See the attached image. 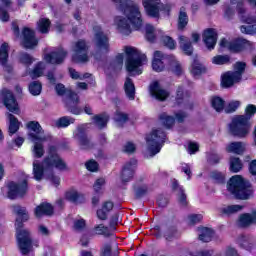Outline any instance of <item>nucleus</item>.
<instances>
[{
    "label": "nucleus",
    "mask_w": 256,
    "mask_h": 256,
    "mask_svg": "<svg viewBox=\"0 0 256 256\" xmlns=\"http://www.w3.org/2000/svg\"><path fill=\"white\" fill-rule=\"evenodd\" d=\"M112 1L119 6L120 11H122L126 17L116 16L114 19V24L118 28V31L122 33V35H130L131 25L136 31H139V29L143 27V19H141V11L139 10V5L133 3L131 0Z\"/></svg>",
    "instance_id": "obj_1"
},
{
    "label": "nucleus",
    "mask_w": 256,
    "mask_h": 256,
    "mask_svg": "<svg viewBox=\"0 0 256 256\" xmlns=\"http://www.w3.org/2000/svg\"><path fill=\"white\" fill-rule=\"evenodd\" d=\"M57 169L58 171H67V162L57 153V147L49 146L48 155L42 162L34 160L33 162V175L36 181H41L43 175L49 171Z\"/></svg>",
    "instance_id": "obj_2"
},
{
    "label": "nucleus",
    "mask_w": 256,
    "mask_h": 256,
    "mask_svg": "<svg viewBox=\"0 0 256 256\" xmlns=\"http://www.w3.org/2000/svg\"><path fill=\"white\" fill-rule=\"evenodd\" d=\"M13 213L18 215L16 218V237L18 243V249L22 255H29L33 251V240L31 239V232L27 229H23V223L29 221V213L27 208L22 206H12Z\"/></svg>",
    "instance_id": "obj_3"
},
{
    "label": "nucleus",
    "mask_w": 256,
    "mask_h": 256,
    "mask_svg": "<svg viewBox=\"0 0 256 256\" xmlns=\"http://www.w3.org/2000/svg\"><path fill=\"white\" fill-rule=\"evenodd\" d=\"M246 115L236 116L232 119L230 124V132L235 137H245L249 134V129H251V124L249 120L256 113V106L250 104L245 109Z\"/></svg>",
    "instance_id": "obj_4"
},
{
    "label": "nucleus",
    "mask_w": 256,
    "mask_h": 256,
    "mask_svg": "<svg viewBox=\"0 0 256 256\" xmlns=\"http://www.w3.org/2000/svg\"><path fill=\"white\" fill-rule=\"evenodd\" d=\"M227 191L234 195L236 199H249L253 195L251 183L241 175L232 176L227 182Z\"/></svg>",
    "instance_id": "obj_5"
},
{
    "label": "nucleus",
    "mask_w": 256,
    "mask_h": 256,
    "mask_svg": "<svg viewBox=\"0 0 256 256\" xmlns=\"http://www.w3.org/2000/svg\"><path fill=\"white\" fill-rule=\"evenodd\" d=\"M126 71L130 73L132 77L135 75H141L143 73V65L147 63V56L145 54H141L137 49L133 47H126Z\"/></svg>",
    "instance_id": "obj_6"
},
{
    "label": "nucleus",
    "mask_w": 256,
    "mask_h": 256,
    "mask_svg": "<svg viewBox=\"0 0 256 256\" xmlns=\"http://www.w3.org/2000/svg\"><path fill=\"white\" fill-rule=\"evenodd\" d=\"M165 137L166 135L163 129L161 128L152 130V132L146 136V143H147L146 158L147 159L151 157H155V155H157V153L161 151V148L165 143Z\"/></svg>",
    "instance_id": "obj_7"
},
{
    "label": "nucleus",
    "mask_w": 256,
    "mask_h": 256,
    "mask_svg": "<svg viewBox=\"0 0 256 256\" xmlns=\"http://www.w3.org/2000/svg\"><path fill=\"white\" fill-rule=\"evenodd\" d=\"M55 90L57 95L60 97L67 95L65 105L70 113H73V115H81L82 110L81 108L77 107V105H79V95H77V93L65 88V85L63 84H57Z\"/></svg>",
    "instance_id": "obj_8"
},
{
    "label": "nucleus",
    "mask_w": 256,
    "mask_h": 256,
    "mask_svg": "<svg viewBox=\"0 0 256 256\" xmlns=\"http://www.w3.org/2000/svg\"><path fill=\"white\" fill-rule=\"evenodd\" d=\"M93 31V44L96 51L95 57H97V55H107L110 49L109 37L107 36V34H105V32H103L101 26H94Z\"/></svg>",
    "instance_id": "obj_9"
},
{
    "label": "nucleus",
    "mask_w": 256,
    "mask_h": 256,
    "mask_svg": "<svg viewBox=\"0 0 256 256\" xmlns=\"http://www.w3.org/2000/svg\"><path fill=\"white\" fill-rule=\"evenodd\" d=\"M237 11L242 23H247L248 25H242L240 27L241 33H245L246 35H255L256 33V20L255 16L249 15L247 13V9L243 5H238Z\"/></svg>",
    "instance_id": "obj_10"
},
{
    "label": "nucleus",
    "mask_w": 256,
    "mask_h": 256,
    "mask_svg": "<svg viewBox=\"0 0 256 256\" xmlns=\"http://www.w3.org/2000/svg\"><path fill=\"white\" fill-rule=\"evenodd\" d=\"M72 61L87 63L89 61V45L85 40H78L72 46Z\"/></svg>",
    "instance_id": "obj_11"
},
{
    "label": "nucleus",
    "mask_w": 256,
    "mask_h": 256,
    "mask_svg": "<svg viewBox=\"0 0 256 256\" xmlns=\"http://www.w3.org/2000/svg\"><path fill=\"white\" fill-rule=\"evenodd\" d=\"M220 47H227V49L232 51V53H239L245 50L252 51V49H254V44L253 42L243 38H239L238 40L230 43L227 41V39L223 38L220 41Z\"/></svg>",
    "instance_id": "obj_12"
},
{
    "label": "nucleus",
    "mask_w": 256,
    "mask_h": 256,
    "mask_svg": "<svg viewBox=\"0 0 256 256\" xmlns=\"http://www.w3.org/2000/svg\"><path fill=\"white\" fill-rule=\"evenodd\" d=\"M142 5L144 7L145 13L148 17L153 19H159L161 11L167 9L169 11V6L163 5L161 0H142Z\"/></svg>",
    "instance_id": "obj_13"
},
{
    "label": "nucleus",
    "mask_w": 256,
    "mask_h": 256,
    "mask_svg": "<svg viewBox=\"0 0 256 256\" xmlns=\"http://www.w3.org/2000/svg\"><path fill=\"white\" fill-rule=\"evenodd\" d=\"M26 127L29 130L28 139L32 143H35V141L45 142L49 139L48 136L43 135L44 131L39 122L30 121L27 123Z\"/></svg>",
    "instance_id": "obj_14"
},
{
    "label": "nucleus",
    "mask_w": 256,
    "mask_h": 256,
    "mask_svg": "<svg viewBox=\"0 0 256 256\" xmlns=\"http://www.w3.org/2000/svg\"><path fill=\"white\" fill-rule=\"evenodd\" d=\"M67 55L69 52L65 50L63 47H58L54 49L52 52L44 55V61L46 63H50V65H62L67 59Z\"/></svg>",
    "instance_id": "obj_15"
},
{
    "label": "nucleus",
    "mask_w": 256,
    "mask_h": 256,
    "mask_svg": "<svg viewBox=\"0 0 256 256\" xmlns=\"http://www.w3.org/2000/svg\"><path fill=\"white\" fill-rule=\"evenodd\" d=\"M0 101L4 103L5 107L8 111H11V113H17L19 111V105L12 91L6 88L2 89L0 92Z\"/></svg>",
    "instance_id": "obj_16"
},
{
    "label": "nucleus",
    "mask_w": 256,
    "mask_h": 256,
    "mask_svg": "<svg viewBox=\"0 0 256 256\" xmlns=\"http://www.w3.org/2000/svg\"><path fill=\"white\" fill-rule=\"evenodd\" d=\"M74 139L77 141L82 151H89V149H93V144L85 133V125L77 127L76 131L74 132Z\"/></svg>",
    "instance_id": "obj_17"
},
{
    "label": "nucleus",
    "mask_w": 256,
    "mask_h": 256,
    "mask_svg": "<svg viewBox=\"0 0 256 256\" xmlns=\"http://www.w3.org/2000/svg\"><path fill=\"white\" fill-rule=\"evenodd\" d=\"M27 193V180L22 183L17 184L15 182H10L8 184V198L17 199V197H23Z\"/></svg>",
    "instance_id": "obj_18"
},
{
    "label": "nucleus",
    "mask_w": 256,
    "mask_h": 256,
    "mask_svg": "<svg viewBox=\"0 0 256 256\" xmlns=\"http://www.w3.org/2000/svg\"><path fill=\"white\" fill-rule=\"evenodd\" d=\"M22 45L25 49H35L39 45V40L35 38V31L24 28L22 31Z\"/></svg>",
    "instance_id": "obj_19"
},
{
    "label": "nucleus",
    "mask_w": 256,
    "mask_h": 256,
    "mask_svg": "<svg viewBox=\"0 0 256 256\" xmlns=\"http://www.w3.org/2000/svg\"><path fill=\"white\" fill-rule=\"evenodd\" d=\"M137 169V160L131 159L126 162L122 168L121 179L124 183H129L133 179V175H135V170Z\"/></svg>",
    "instance_id": "obj_20"
},
{
    "label": "nucleus",
    "mask_w": 256,
    "mask_h": 256,
    "mask_svg": "<svg viewBox=\"0 0 256 256\" xmlns=\"http://www.w3.org/2000/svg\"><path fill=\"white\" fill-rule=\"evenodd\" d=\"M150 95L158 101H165L169 97V92L163 89L159 82L155 81L150 85Z\"/></svg>",
    "instance_id": "obj_21"
},
{
    "label": "nucleus",
    "mask_w": 256,
    "mask_h": 256,
    "mask_svg": "<svg viewBox=\"0 0 256 256\" xmlns=\"http://www.w3.org/2000/svg\"><path fill=\"white\" fill-rule=\"evenodd\" d=\"M239 81H241L240 73L226 72L222 75L221 85L225 89H228V87H233V85H235V83H239Z\"/></svg>",
    "instance_id": "obj_22"
},
{
    "label": "nucleus",
    "mask_w": 256,
    "mask_h": 256,
    "mask_svg": "<svg viewBox=\"0 0 256 256\" xmlns=\"http://www.w3.org/2000/svg\"><path fill=\"white\" fill-rule=\"evenodd\" d=\"M203 41L207 49H215V45H217V31L213 28L205 30L203 34Z\"/></svg>",
    "instance_id": "obj_23"
},
{
    "label": "nucleus",
    "mask_w": 256,
    "mask_h": 256,
    "mask_svg": "<svg viewBox=\"0 0 256 256\" xmlns=\"http://www.w3.org/2000/svg\"><path fill=\"white\" fill-rule=\"evenodd\" d=\"M7 59H9V45L4 43L0 47V64L3 65L6 73H13V66L7 64Z\"/></svg>",
    "instance_id": "obj_24"
},
{
    "label": "nucleus",
    "mask_w": 256,
    "mask_h": 256,
    "mask_svg": "<svg viewBox=\"0 0 256 256\" xmlns=\"http://www.w3.org/2000/svg\"><path fill=\"white\" fill-rule=\"evenodd\" d=\"M250 225H256V212L245 213L240 215L238 220L239 227H250Z\"/></svg>",
    "instance_id": "obj_25"
},
{
    "label": "nucleus",
    "mask_w": 256,
    "mask_h": 256,
    "mask_svg": "<svg viewBox=\"0 0 256 256\" xmlns=\"http://www.w3.org/2000/svg\"><path fill=\"white\" fill-rule=\"evenodd\" d=\"M163 52L155 51L154 58L152 61V69L157 73H161L165 69V64H163Z\"/></svg>",
    "instance_id": "obj_26"
},
{
    "label": "nucleus",
    "mask_w": 256,
    "mask_h": 256,
    "mask_svg": "<svg viewBox=\"0 0 256 256\" xmlns=\"http://www.w3.org/2000/svg\"><path fill=\"white\" fill-rule=\"evenodd\" d=\"M172 189L176 193L180 205L185 207L187 205V195L185 194V190H183V187L179 186L177 180L173 181Z\"/></svg>",
    "instance_id": "obj_27"
},
{
    "label": "nucleus",
    "mask_w": 256,
    "mask_h": 256,
    "mask_svg": "<svg viewBox=\"0 0 256 256\" xmlns=\"http://www.w3.org/2000/svg\"><path fill=\"white\" fill-rule=\"evenodd\" d=\"M43 215H53V206L49 203H42L35 208V217L40 219Z\"/></svg>",
    "instance_id": "obj_28"
},
{
    "label": "nucleus",
    "mask_w": 256,
    "mask_h": 256,
    "mask_svg": "<svg viewBox=\"0 0 256 256\" xmlns=\"http://www.w3.org/2000/svg\"><path fill=\"white\" fill-rule=\"evenodd\" d=\"M215 232L211 228L203 227L198 229L199 240L203 243H209L213 239Z\"/></svg>",
    "instance_id": "obj_29"
},
{
    "label": "nucleus",
    "mask_w": 256,
    "mask_h": 256,
    "mask_svg": "<svg viewBox=\"0 0 256 256\" xmlns=\"http://www.w3.org/2000/svg\"><path fill=\"white\" fill-rule=\"evenodd\" d=\"M179 45L185 55H193V45H191V40L188 37L180 36Z\"/></svg>",
    "instance_id": "obj_30"
},
{
    "label": "nucleus",
    "mask_w": 256,
    "mask_h": 256,
    "mask_svg": "<svg viewBox=\"0 0 256 256\" xmlns=\"http://www.w3.org/2000/svg\"><path fill=\"white\" fill-rule=\"evenodd\" d=\"M227 153L241 155L245 152V144L243 142H232L226 147Z\"/></svg>",
    "instance_id": "obj_31"
},
{
    "label": "nucleus",
    "mask_w": 256,
    "mask_h": 256,
    "mask_svg": "<svg viewBox=\"0 0 256 256\" xmlns=\"http://www.w3.org/2000/svg\"><path fill=\"white\" fill-rule=\"evenodd\" d=\"M189 23V16L187 15V10L185 7H181L178 14V29L179 31H183L185 27H187Z\"/></svg>",
    "instance_id": "obj_32"
},
{
    "label": "nucleus",
    "mask_w": 256,
    "mask_h": 256,
    "mask_svg": "<svg viewBox=\"0 0 256 256\" xmlns=\"http://www.w3.org/2000/svg\"><path fill=\"white\" fill-rule=\"evenodd\" d=\"M124 91L130 101H133L135 99V84L133 83V80L129 77H127L125 80Z\"/></svg>",
    "instance_id": "obj_33"
},
{
    "label": "nucleus",
    "mask_w": 256,
    "mask_h": 256,
    "mask_svg": "<svg viewBox=\"0 0 256 256\" xmlns=\"http://www.w3.org/2000/svg\"><path fill=\"white\" fill-rule=\"evenodd\" d=\"M7 115L9 119L8 133L9 135H15L19 131V120L13 114L8 113Z\"/></svg>",
    "instance_id": "obj_34"
},
{
    "label": "nucleus",
    "mask_w": 256,
    "mask_h": 256,
    "mask_svg": "<svg viewBox=\"0 0 256 256\" xmlns=\"http://www.w3.org/2000/svg\"><path fill=\"white\" fill-rule=\"evenodd\" d=\"M207 69L205 66H203L201 63H199V60L194 59L192 66H191V73L193 77H199V75H203Z\"/></svg>",
    "instance_id": "obj_35"
},
{
    "label": "nucleus",
    "mask_w": 256,
    "mask_h": 256,
    "mask_svg": "<svg viewBox=\"0 0 256 256\" xmlns=\"http://www.w3.org/2000/svg\"><path fill=\"white\" fill-rule=\"evenodd\" d=\"M94 125L98 127V129H104L107 127V123L109 122V116L106 114L95 115L93 118Z\"/></svg>",
    "instance_id": "obj_36"
},
{
    "label": "nucleus",
    "mask_w": 256,
    "mask_h": 256,
    "mask_svg": "<svg viewBox=\"0 0 256 256\" xmlns=\"http://www.w3.org/2000/svg\"><path fill=\"white\" fill-rule=\"evenodd\" d=\"M44 142L35 141L34 146L32 148L33 157L36 159H41L43 155H45V147L43 146Z\"/></svg>",
    "instance_id": "obj_37"
},
{
    "label": "nucleus",
    "mask_w": 256,
    "mask_h": 256,
    "mask_svg": "<svg viewBox=\"0 0 256 256\" xmlns=\"http://www.w3.org/2000/svg\"><path fill=\"white\" fill-rule=\"evenodd\" d=\"M159 119L162 123V125H164V127H166V129H171V127H173L175 125V118L173 116H169V114L163 112L159 115Z\"/></svg>",
    "instance_id": "obj_38"
},
{
    "label": "nucleus",
    "mask_w": 256,
    "mask_h": 256,
    "mask_svg": "<svg viewBox=\"0 0 256 256\" xmlns=\"http://www.w3.org/2000/svg\"><path fill=\"white\" fill-rule=\"evenodd\" d=\"M243 169V162L238 157L230 158V171L232 173H239Z\"/></svg>",
    "instance_id": "obj_39"
},
{
    "label": "nucleus",
    "mask_w": 256,
    "mask_h": 256,
    "mask_svg": "<svg viewBox=\"0 0 256 256\" xmlns=\"http://www.w3.org/2000/svg\"><path fill=\"white\" fill-rule=\"evenodd\" d=\"M45 71V63L39 62L34 69L29 73L31 79H37V77H41L43 72Z\"/></svg>",
    "instance_id": "obj_40"
},
{
    "label": "nucleus",
    "mask_w": 256,
    "mask_h": 256,
    "mask_svg": "<svg viewBox=\"0 0 256 256\" xmlns=\"http://www.w3.org/2000/svg\"><path fill=\"white\" fill-rule=\"evenodd\" d=\"M75 123V119L69 116H63L56 121V127L58 129L69 127V125Z\"/></svg>",
    "instance_id": "obj_41"
},
{
    "label": "nucleus",
    "mask_w": 256,
    "mask_h": 256,
    "mask_svg": "<svg viewBox=\"0 0 256 256\" xmlns=\"http://www.w3.org/2000/svg\"><path fill=\"white\" fill-rule=\"evenodd\" d=\"M94 231L96 233V235H104V237H111V235H113V233H111V228L100 224V225H96L94 227Z\"/></svg>",
    "instance_id": "obj_42"
},
{
    "label": "nucleus",
    "mask_w": 256,
    "mask_h": 256,
    "mask_svg": "<svg viewBox=\"0 0 256 256\" xmlns=\"http://www.w3.org/2000/svg\"><path fill=\"white\" fill-rule=\"evenodd\" d=\"M158 33H160V39L163 43V45H165V47H167L168 49H175L176 44H175V40H173V38H171L170 36L167 35H163V32L158 31Z\"/></svg>",
    "instance_id": "obj_43"
},
{
    "label": "nucleus",
    "mask_w": 256,
    "mask_h": 256,
    "mask_svg": "<svg viewBox=\"0 0 256 256\" xmlns=\"http://www.w3.org/2000/svg\"><path fill=\"white\" fill-rule=\"evenodd\" d=\"M128 120H129V116L126 113H123L121 111H116L114 115V121H116V124L118 127H122V125L127 123Z\"/></svg>",
    "instance_id": "obj_44"
},
{
    "label": "nucleus",
    "mask_w": 256,
    "mask_h": 256,
    "mask_svg": "<svg viewBox=\"0 0 256 256\" xmlns=\"http://www.w3.org/2000/svg\"><path fill=\"white\" fill-rule=\"evenodd\" d=\"M222 213L225 215H233L235 213H239V211H243V206L241 205H229L222 208Z\"/></svg>",
    "instance_id": "obj_45"
},
{
    "label": "nucleus",
    "mask_w": 256,
    "mask_h": 256,
    "mask_svg": "<svg viewBox=\"0 0 256 256\" xmlns=\"http://www.w3.org/2000/svg\"><path fill=\"white\" fill-rule=\"evenodd\" d=\"M212 107L217 111L218 113H221L223 109H225V101L221 99L220 97H214L212 98Z\"/></svg>",
    "instance_id": "obj_46"
},
{
    "label": "nucleus",
    "mask_w": 256,
    "mask_h": 256,
    "mask_svg": "<svg viewBox=\"0 0 256 256\" xmlns=\"http://www.w3.org/2000/svg\"><path fill=\"white\" fill-rule=\"evenodd\" d=\"M42 89H43V86L39 81H34L29 85V92L31 93V95H34V96L41 95Z\"/></svg>",
    "instance_id": "obj_47"
},
{
    "label": "nucleus",
    "mask_w": 256,
    "mask_h": 256,
    "mask_svg": "<svg viewBox=\"0 0 256 256\" xmlns=\"http://www.w3.org/2000/svg\"><path fill=\"white\" fill-rule=\"evenodd\" d=\"M49 27H51V21L47 18H42L38 22V29L40 33H49Z\"/></svg>",
    "instance_id": "obj_48"
},
{
    "label": "nucleus",
    "mask_w": 256,
    "mask_h": 256,
    "mask_svg": "<svg viewBox=\"0 0 256 256\" xmlns=\"http://www.w3.org/2000/svg\"><path fill=\"white\" fill-rule=\"evenodd\" d=\"M229 61L230 58L228 55H217L212 58V63H214V65H227Z\"/></svg>",
    "instance_id": "obj_49"
},
{
    "label": "nucleus",
    "mask_w": 256,
    "mask_h": 256,
    "mask_svg": "<svg viewBox=\"0 0 256 256\" xmlns=\"http://www.w3.org/2000/svg\"><path fill=\"white\" fill-rule=\"evenodd\" d=\"M170 69L174 75H183V66L177 60H173L171 62Z\"/></svg>",
    "instance_id": "obj_50"
},
{
    "label": "nucleus",
    "mask_w": 256,
    "mask_h": 256,
    "mask_svg": "<svg viewBox=\"0 0 256 256\" xmlns=\"http://www.w3.org/2000/svg\"><path fill=\"white\" fill-rule=\"evenodd\" d=\"M185 103V98L183 96V87H178L176 91V99L174 102V107H181Z\"/></svg>",
    "instance_id": "obj_51"
},
{
    "label": "nucleus",
    "mask_w": 256,
    "mask_h": 256,
    "mask_svg": "<svg viewBox=\"0 0 256 256\" xmlns=\"http://www.w3.org/2000/svg\"><path fill=\"white\" fill-rule=\"evenodd\" d=\"M155 35V28L151 24L146 25V39L147 41H150V43H153L156 39Z\"/></svg>",
    "instance_id": "obj_52"
},
{
    "label": "nucleus",
    "mask_w": 256,
    "mask_h": 256,
    "mask_svg": "<svg viewBox=\"0 0 256 256\" xmlns=\"http://www.w3.org/2000/svg\"><path fill=\"white\" fill-rule=\"evenodd\" d=\"M86 225L85 219L83 218L74 220L73 229L77 231V233H81V231H85Z\"/></svg>",
    "instance_id": "obj_53"
},
{
    "label": "nucleus",
    "mask_w": 256,
    "mask_h": 256,
    "mask_svg": "<svg viewBox=\"0 0 256 256\" xmlns=\"http://www.w3.org/2000/svg\"><path fill=\"white\" fill-rule=\"evenodd\" d=\"M85 167L88 171H91L92 173H95L99 171V163L95 160H89L85 163Z\"/></svg>",
    "instance_id": "obj_54"
},
{
    "label": "nucleus",
    "mask_w": 256,
    "mask_h": 256,
    "mask_svg": "<svg viewBox=\"0 0 256 256\" xmlns=\"http://www.w3.org/2000/svg\"><path fill=\"white\" fill-rule=\"evenodd\" d=\"M176 235H177V228L175 227L168 228L164 233L166 241H173Z\"/></svg>",
    "instance_id": "obj_55"
},
{
    "label": "nucleus",
    "mask_w": 256,
    "mask_h": 256,
    "mask_svg": "<svg viewBox=\"0 0 256 256\" xmlns=\"http://www.w3.org/2000/svg\"><path fill=\"white\" fill-rule=\"evenodd\" d=\"M203 221V215L201 214H192L188 216V223L190 225H197V223H201Z\"/></svg>",
    "instance_id": "obj_56"
},
{
    "label": "nucleus",
    "mask_w": 256,
    "mask_h": 256,
    "mask_svg": "<svg viewBox=\"0 0 256 256\" xmlns=\"http://www.w3.org/2000/svg\"><path fill=\"white\" fill-rule=\"evenodd\" d=\"M239 105H241V102L239 101L230 102L225 108V113H234V111H237V109L239 108Z\"/></svg>",
    "instance_id": "obj_57"
},
{
    "label": "nucleus",
    "mask_w": 256,
    "mask_h": 256,
    "mask_svg": "<svg viewBox=\"0 0 256 256\" xmlns=\"http://www.w3.org/2000/svg\"><path fill=\"white\" fill-rule=\"evenodd\" d=\"M79 193L77 191H69L66 193V199L72 203H79Z\"/></svg>",
    "instance_id": "obj_58"
},
{
    "label": "nucleus",
    "mask_w": 256,
    "mask_h": 256,
    "mask_svg": "<svg viewBox=\"0 0 256 256\" xmlns=\"http://www.w3.org/2000/svg\"><path fill=\"white\" fill-rule=\"evenodd\" d=\"M246 64L244 62H237L234 65V72L233 73H239L240 74V80L243 77V73L245 71Z\"/></svg>",
    "instance_id": "obj_59"
},
{
    "label": "nucleus",
    "mask_w": 256,
    "mask_h": 256,
    "mask_svg": "<svg viewBox=\"0 0 256 256\" xmlns=\"http://www.w3.org/2000/svg\"><path fill=\"white\" fill-rule=\"evenodd\" d=\"M211 178L216 181V183H225V175L221 172L214 171L211 173Z\"/></svg>",
    "instance_id": "obj_60"
},
{
    "label": "nucleus",
    "mask_w": 256,
    "mask_h": 256,
    "mask_svg": "<svg viewBox=\"0 0 256 256\" xmlns=\"http://www.w3.org/2000/svg\"><path fill=\"white\" fill-rule=\"evenodd\" d=\"M20 61L21 63H23L24 65H31V63H33V57L27 53H22L20 55Z\"/></svg>",
    "instance_id": "obj_61"
},
{
    "label": "nucleus",
    "mask_w": 256,
    "mask_h": 256,
    "mask_svg": "<svg viewBox=\"0 0 256 256\" xmlns=\"http://www.w3.org/2000/svg\"><path fill=\"white\" fill-rule=\"evenodd\" d=\"M148 191L147 185H141L137 186L135 188V195L136 197H143V195H146Z\"/></svg>",
    "instance_id": "obj_62"
},
{
    "label": "nucleus",
    "mask_w": 256,
    "mask_h": 256,
    "mask_svg": "<svg viewBox=\"0 0 256 256\" xmlns=\"http://www.w3.org/2000/svg\"><path fill=\"white\" fill-rule=\"evenodd\" d=\"M136 149H137V147L133 144V142H127L123 146L124 153H128V154L133 153Z\"/></svg>",
    "instance_id": "obj_63"
},
{
    "label": "nucleus",
    "mask_w": 256,
    "mask_h": 256,
    "mask_svg": "<svg viewBox=\"0 0 256 256\" xmlns=\"http://www.w3.org/2000/svg\"><path fill=\"white\" fill-rule=\"evenodd\" d=\"M221 161V156L215 153H211L208 155V162L211 163L212 165H217Z\"/></svg>",
    "instance_id": "obj_64"
}]
</instances>
